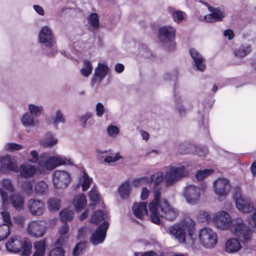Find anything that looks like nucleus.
Masks as SVG:
<instances>
[{
	"mask_svg": "<svg viewBox=\"0 0 256 256\" xmlns=\"http://www.w3.org/2000/svg\"><path fill=\"white\" fill-rule=\"evenodd\" d=\"M46 228L40 221L32 220L27 226L26 230L31 236L39 238L43 236L46 233Z\"/></svg>",
	"mask_w": 256,
	"mask_h": 256,
	"instance_id": "14",
	"label": "nucleus"
},
{
	"mask_svg": "<svg viewBox=\"0 0 256 256\" xmlns=\"http://www.w3.org/2000/svg\"><path fill=\"white\" fill-rule=\"evenodd\" d=\"M6 250L11 252H18L22 250V256H30L32 245L30 240L27 238H21L18 235L12 236L6 244Z\"/></svg>",
	"mask_w": 256,
	"mask_h": 256,
	"instance_id": "5",
	"label": "nucleus"
},
{
	"mask_svg": "<svg viewBox=\"0 0 256 256\" xmlns=\"http://www.w3.org/2000/svg\"><path fill=\"white\" fill-rule=\"evenodd\" d=\"M108 226L109 223L106 220H104L92 234L90 239V242L95 246L102 244L106 238Z\"/></svg>",
	"mask_w": 256,
	"mask_h": 256,
	"instance_id": "13",
	"label": "nucleus"
},
{
	"mask_svg": "<svg viewBox=\"0 0 256 256\" xmlns=\"http://www.w3.org/2000/svg\"><path fill=\"white\" fill-rule=\"evenodd\" d=\"M93 182V179L90 177L85 170L82 171V174L80 179V182L83 191L88 190Z\"/></svg>",
	"mask_w": 256,
	"mask_h": 256,
	"instance_id": "32",
	"label": "nucleus"
},
{
	"mask_svg": "<svg viewBox=\"0 0 256 256\" xmlns=\"http://www.w3.org/2000/svg\"><path fill=\"white\" fill-rule=\"evenodd\" d=\"M184 16L185 13L180 10H175L172 12L173 20L177 23L181 22L184 20Z\"/></svg>",
	"mask_w": 256,
	"mask_h": 256,
	"instance_id": "52",
	"label": "nucleus"
},
{
	"mask_svg": "<svg viewBox=\"0 0 256 256\" xmlns=\"http://www.w3.org/2000/svg\"><path fill=\"white\" fill-rule=\"evenodd\" d=\"M90 48V45L87 42L78 40L74 43L73 48L72 50L74 54L78 56L82 52L88 50Z\"/></svg>",
	"mask_w": 256,
	"mask_h": 256,
	"instance_id": "27",
	"label": "nucleus"
},
{
	"mask_svg": "<svg viewBox=\"0 0 256 256\" xmlns=\"http://www.w3.org/2000/svg\"><path fill=\"white\" fill-rule=\"evenodd\" d=\"M0 214L2 220L4 222V224L9 225V226H12V222L11 220L10 212L6 209H4L0 212Z\"/></svg>",
	"mask_w": 256,
	"mask_h": 256,
	"instance_id": "51",
	"label": "nucleus"
},
{
	"mask_svg": "<svg viewBox=\"0 0 256 256\" xmlns=\"http://www.w3.org/2000/svg\"><path fill=\"white\" fill-rule=\"evenodd\" d=\"M38 42L46 47V54L53 56L58 52V48L52 29L47 26L42 27L38 33Z\"/></svg>",
	"mask_w": 256,
	"mask_h": 256,
	"instance_id": "6",
	"label": "nucleus"
},
{
	"mask_svg": "<svg viewBox=\"0 0 256 256\" xmlns=\"http://www.w3.org/2000/svg\"><path fill=\"white\" fill-rule=\"evenodd\" d=\"M164 177L163 174L162 172H158L156 174V178L154 180V186L156 187L164 180Z\"/></svg>",
	"mask_w": 256,
	"mask_h": 256,
	"instance_id": "60",
	"label": "nucleus"
},
{
	"mask_svg": "<svg viewBox=\"0 0 256 256\" xmlns=\"http://www.w3.org/2000/svg\"><path fill=\"white\" fill-rule=\"evenodd\" d=\"M133 214L138 218L142 220L148 214L146 202H139L134 204L132 208Z\"/></svg>",
	"mask_w": 256,
	"mask_h": 256,
	"instance_id": "21",
	"label": "nucleus"
},
{
	"mask_svg": "<svg viewBox=\"0 0 256 256\" xmlns=\"http://www.w3.org/2000/svg\"><path fill=\"white\" fill-rule=\"evenodd\" d=\"M32 8L34 11L40 16H44L45 12L44 8L40 5L34 4Z\"/></svg>",
	"mask_w": 256,
	"mask_h": 256,
	"instance_id": "62",
	"label": "nucleus"
},
{
	"mask_svg": "<svg viewBox=\"0 0 256 256\" xmlns=\"http://www.w3.org/2000/svg\"><path fill=\"white\" fill-rule=\"evenodd\" d=\"M190 54L193 60L195 70L200 72L204 71L206 65L204 56L195 48L190 50Z\"/></svg>",
	"mask_w": 256,
	"mask_h": 256,
	"instance_id": "17",
	"label": "nucleus"
},
{
	"mask_svg": "<svg viewBox=\"0 0 256 256\" xmlns=\"http://www.w3.org/2000/svg\"><path fill=\"white\" fill-rule=\"evenodd\" d=\"M24 158L29 162L32 164L38 163L40 160V155L39 156L38 152L36 150H32L30 152H25Z\"/></svg>",
	"mask_w": 256,
	"mask_h": 256,
	"instance_id": "33",
	"label": "nucleus"
},
{
	"mask_svg": "<svg viewBox=\"0 0 256 256\" xmlns=\"http://www.w3.org/2000/svg\"><path fill=\"white\" fill-rule=\"evenodd\" d=\"M188 171L184 165L180 164L166 168L164 180L167 186H172L181 178L188 176Z\"/></svg>",
	"mask_w": 256,
	"mask_h": 256,
	"instance_id": "7",
	"label": "nucleus"
},
{
	"mask_svg": "<svg viewBox=\"0 0 256 256\" xmlns=\"http://www.w3.org/2000/svg\"><path fill=\"white\" fill-rule=\"evenodd\" d=\"M34 246V252L32 256H44L46 247L44 240L36 241Z\"/></svg>",
	"mask_w": 256,
	"mask_h": 256,
	"instance_id": "30",
	"label": "nucleus"
},
{
	"mask_svg": "<svg viewBox=\"0 0 256 256\" xmlns=\"http://www.w3.org/2000/svg\"><path fill=\"white\" fill-rule=\"evenodd\" d=\"M215 226L221 230H229L242 242H248L252 236V230L248 227L241 218H232L224 210H220L212 216Z\"/></svg>",
	"mask_w": 256,
	"mask_h": 256,
	"instance_id": "2",
	"label": "nucleus"
},
{
	"mask_svg": "<svg viewBox=\"0 0 256 256\" xmlns=\"http://www.w3.org/2000/svg\"><path fill=\"white\" fill-rule=\"evenodd\" d=\"M198 189V192H200V194H204L208 188L207 184L205 182H202L200 184L199 186H197Z\"/></svg>",
	"mask_w": 256,
	"mask_h": 256,
	"instance_id": "64",
	"label": "nucleus"
},
{
	"mask_svg": "<svg viewBox=\"0 0 256 256\" xmlns=\"http://www.w3.org/2000/svg\"><path fill=\"white\" fill-rule=\"evenodd\" d=\"M2 188L0 189V194L2 200V206H6L8 203L9 195L8 192H6V190L8 192H12L14 190V186L12 182L10 179H4L0 182Z\"/></svg>",
	"mask_w": 256,
	"mask_h": 256,
	"instance_id": "18",
	"label": "nucleus"
},
{
	"mask_svg": "<svg viewBox=\"0 0 256 256\" xmlns=\"http://www.w3.org/2000/svg\"><path fill=\"white\" fill-rule=\"evenodd\" d=\"M28 108L29 113L36 118L40 116L44 110L43 106L36 103H30Z\"/></svg>",
	"mask_w": 256,
	"mask_h": 256,
	"instance_id": "31",
	"label": "nucleus"
},
{
	"mask_svg": "<svg viewBox=\"0 0 256 256\" xmlns=\"http://www.w3.org/2000/svg\"><path fill=\"white\" fill-rule=\"evenodd\" d=\"M107 133L110 136L115 138L120 134V128L116 126L110 125L107 128Z\"/></svg>",
	"mask_w": 256,
	"mask_h": 256,
	"instance_id": "49",
	"label": "nucleus"
},
{
	"mask_svg": "<svg viewBox=\"0 0 256 256\" xmlns=\"http://www.w3.org/2000/svg\"><path fill=\"white\" fill-rule=\"evenodd\" d=\"M93 67L92 62L88 60H84L83 62V66L80 70V73L82 76L88 77L92 72Z\"/></svg>",
	"mask_w": 256,
	"mask_h": 256,
	"instance_id": "39",
	"label": "nucleus"
},
{
	"mask_svg": "<svg viewBox=\"0 0 256 256\" xmlns=\"http://www.w3.org/2000/svg\"><path fill=\"white\" fill-rule=\"evenodd\" d=\"M109 154L110 151L98 148L96 150V154L99 158H102Z\"/></svg>",
	"mask_w": 256,
	"mask_h": 256,
	"instance_id": "61",
	"label": "nucleus"
},
{
	"mask_svg": "<svg viewBox=\"0 0 256 256\" xmlns=\"http://www.w3.org/2000/svg\"><path fill=\"white\" fill-rule=\"evenodd\" d=\"M214 172V170L212 169L199 170L196 172V176L198 180H202L208 176L213 174Z\"/></svg>",
	"mask_w": 256,
	"mask_h": 256,
	"instance_id": "45",
	"label": "nucleus"
},
{
	"mask_svg": "<svg viewBox=\"0 0 256 256\" xmlns=\"http://www.w3.org/2000/svg\"><path fill=\"white\" fill-rule=\"evenodd\" d=\"M60 220L64 222L72 220L74 218V212L69 209H64L60 212Z\"/></svg>",
	"mask_w": 256,
	"mask_h": 256,
	"instance_id": "41",
	"label": "nucleus"
},
{
	"mask_svg": "<svg viewBox=\"0 0 256 256\" xmlns=\"http://www.w3.org/2000/svg\"><path fill=\"white\" fill-rule=\"evenodd\" d=\"M109 68L107 65L103 62H98L94 70V76L100 80H102L108 74Z\"/></svg>",
	"mask_w": 256,
	"mask_h": 256,
	"instance_id": "25",
	"label": "nucleus"
},
{
	"mask_svg": "<svg viewBox=\"0 0 256 256\" xmlns=\"http://www.w3.org/2000/svg\"><path fill=\"white\" fill-rule=\"evenodd\" d=\"M254 210V212L251 216L252 222L250 224L253 228V232H256V208Z\"/></svg>",
	"mask_w": 256,
	"mask_h": 256,
	"instance_id": "63",
	"label": "nucleus"
},
{
	"mask_svg": "<svg viewBox=\"0 0 256 256\" xmlns=\"http://www.w3.org/2000/svg\"><path fill=\"white\" fill-rule=\"evenodd\" d=\"M154 176H152L150 178L143 177L136 179L134 180V184L137 186L142 184H152Z\"/></svg>",
	"mask_w": 256,
	"mask_h": 256,
	"instance_id": "46",
	"label": "nucleus"
},
{
	"mask_svg": "<svg viewBox=\"0 0 256 256\" xmlns=\"http://www.w3.org/2000/svg\"><path fill=\"white\" fill-rule=\"evenodd\" d=\"M25 218L20 215H18L13 218V222L14 223L20 226H22L24 222Z\"/></svg>",
	"mask_w": 256,
	"mask_h": 256,
	"instance_id": "59",
	"label": "nucleus"
},
{
	"mask_svg": "<svg viewBox=\"0 0 256 256\" xmlns=\"http://www.w3.org/2000/svg\"><path fill=\"white\" fill-rule=\"evenodd\" d=\"M28 207L30 212L32 216H40L46 210L44 202L36 198H32L28 200Z\"/></svg>",
	"mask_w": 256,
	"mask_h": 256,
	"instance_id": "16",
	"label": "nucleus"
},
{
	"mask_svg": "<svg viewBox=\"0 0 256 256\" xmlns=\"http://www.w3.org/2000/svg\"><path fill=\"white\" fill-rule=\"evenodd\" d=\"M122 157L119 154H116L114 156H106L104 160V163L110 164V162H114Z\"/></svg>",
	"mask_w": 256,
	"mask_h": 256,
	"instance_id": "56",
	"label": "nucleus"
},
{
	"mask_svg": "<svg viewBox=\"0 0 256 256\" xmlns=\"http://www.w3.org/2000/svg\"><path fill=\"white\" fill-rule=\"evenodd\" d=\"M38 168L28 164H23L20 166V176L24 178L34 176L37 172Z\"/></svg>",
	"mask_w": 256,
	"mask_h": 256,
	"instance_id": "22",
	"label": "nucleus"
},
{
	"mask_svg": "<svg viewBox=\"0 0 256 256\" xmlns=\"http://www.w3.org/2000/svg\"><path fill=\"white\" fill-rule=\"evenodd\" d=\"M85 247V244L84 242H78L74 247L72 251L73 256H78L82 252Z\"/></svg>",
	"mask_w": 256,
	"mask_h": 256,
	"instance_id": "54",
	"label": "nucleus"
},
{
	"mask_svg": "<svg viewBox=\"0 0 256 256\" xmlns=\"http://www.w3.org/2000/svg\"><path fill=\"white\" fill-rule=\"evenodd\" d=\"M92 114L90 112H86L81 116L80 118V122L82 124L83 126H87V121L91 118Z\"/></svg>",
	"mask_w": 256,
	"mask_h": 256,
	"instance_id": "58",
	"label": "nucleus"
},
{
	"mask_svg": "<svg viewBox=\"0 0 256 256\" xmlns=\"http://www.w3.org/2000/svg\"><path fill=\"white\" fill-rule=\"evenodd\" d=\"M182 196L186 202L190 205H196L200 200V195L198 190L196 186L193 184L188 185L185 187Z\"/></svg>",
	"mask_w": 256,
	"mask_h": 256,
	"instance_id": "12",
	"label": "nucleus"
},
{
	"mask_svg": "<svg viewBox=\"0 0 256 256\" xmlns=\"http://www.w3.org/2000/svg\"><path fill=\"white\" fill-rule=\"evenodd\" d=\"M69 227L67 224L65 223L59 229V234H60L59 238L56 242V244L62 246L68 239L67 233L68 231Z\"/></svg>",
	"mask_w": 256,
	"mask_h": 256,
	"instance_id": "28",
	"label": "nucleus"
},
{
	"mask_svg": "<svg viewBox=\"0 0 256 256\" xmlns=\"http://www.w3.org/2000/svg\"><path fill=\"white\" fill-rule=\"evenodd\" d=\"M185 102L186 99L182 95L180 94H175V108L179 112L180 115L184 114L186 112V110L184 107V104Z\"/></svg>",
	"mask_w": 256,
	"mask_h": 256,
	"instance_id": "26",
	"label": "nucleus"
},
{
	"mask_svg": "<svg viewBox=\"0 0 256 256\" xmlns=\"http://www.w3.org/2000/svg\"><path fill=\"white\" fill-rule=\"evenodd\" d=\"M87 204L86 197L84 194L76 196L72 201V204L77 212L82 211Z\"/></svg>",
	"mask_w": 256,
	"mask_h": 256,
	"instance_id": "24",
	"label": "nucleus"
},
{
	"mask_svg": "<svg viewBox=\"0 0 256 256\" xmlns=\"http://www.w3.org/2000/svg\"><path fill=\"white\" fill-rule=\"evenodd\" d=\"M235 201L237 209L242 213L248 214L254 210L250 198L246 196L242 195L240 192L236 196Z\"/></svg>",
	"mask_w": 256,
	"mask_h": 256,
	"instance_id": "11",
	"label": "nucleus"
},
{
	"mask_svg": "<svg viewBox=\"0 0 256 256\" xmlns=\"http://www.w3.org/2000/svg\"><path fill=\"white\" fill-rule=\"evenodd\" d=\"M196 218L198 222H210L212 220L208 212L204 210H200L196 215Z\"/></svg>",
	"mask_w": 256,
	"mask_h": 256,
	"instance_id": "42",
	"label": "nucleus"
},
{
	"mask_svg": "<svg viewBox=\"0 0 256 256\" xmlns=\"http://www.w3.org/2000/svg\"><path fill=\"white\" fill-rule=\"evenodd\" d=\"M89 197L92 205L100 202V196L95 186H94L90 191Z\"/></svg>",
	"mask_w": 256,
	"mask_h": 256,
	"instance_id": "43",
	"label": "nucleus"
},
{
	"mask_svg": "<svg viewBox=\"0 0 256 256\" xmlns=\"http://www.w3.org/2000/svg\"><path fill=\"white\" fill-rule=\"evenodd\" d=\"M10 200L14 207L17 210L23 209L24 200V198L18 193H15L11 195Z\"/></svg>",
	"mask_w": 256,
	"mask_h": 256,
	"instance_id": "29",
	"label": "nucleus"
},
{
	"mask_svg": "<svg viewBox=\"0 0 256 256\" xmlns=\"http://www.w3.org/2000/svg\"><path fill=\"white\" fill-rule=\"evenodd\" d=\"M72 164V162L70 157L58 154L48 156V153L44 152L40 154L38 168L41 172H45L61 166Z\"/></svg>",
	"mask_w": 256,
	"mask_h": 256,
	"instance_id": "4",
	"label": "nucleus"
},
{
	"mask_svg": "<svg viewBox=\"0 0 256 256\" xmlns=\"http://www.w3.org/2000/svg\"><path fill=\"white\" fill-rule=\"evenodd\" d=\"M10 227L9 225L0 224V241L5 239L10 234Z\"/></svg>",
	"mask_w": 256,
	"mask_h": 256,
	"instance_id": "48",
	"label": "nucleus"
},
{
	"mask_svg": "<svg viewBox=\"0 0 256 256\" xmlns=\"http://www.w3.org/2000/svg\"><path fill=\"white\" fill-rule=\"evenodd\" d=\"M48 186L44 181L38 182L34 187V190L38 194H42L48 190Z\"/></svg>",
	"mask_w": 256,
	"mask_h": 256,
	"instance_id": "44",
	"label": "nucleus"
},
{
	"mask_svg": "<svg viewBox=\"0 0 256 256\" xmlns=\"http://www.w3.org/2000/svg\"><path fill=\"white\" fill-rule=\"evenodd\" d=\"M176 32L175 28L170 25L164 26L159 28V39L164 44L168 45L169 50H174L176 48V44L174 42Z\"/></svg>",
	"mask_w": 256,
	"mask_h": 256,
	"instance_id": "8",
	"label": "nucleus"
},
{
	"mask_svg": "<svg viewBox=\"0 0 256 256\" xmlns=\"http://www.w3.org/2000/svg\"><path fill=\"white\" fill-rule=\"evenodd\" d=\"M208 7L210 14L204 16V20L208 22H214L222 20L224 17V10L220 8H213L205 2H200Z\"/></svg>",
	"mask_w": 256,
	"mask_h": 256,
	"instance_id": "15",
	"label": "nucleus"
},
{
	"mask_svg": "<svg viewBox=\"0 0 256 256\" xmlns=\"http://www.w3.org/2000/svg\"><path fill=\"white\" fill-rule=\"evenodd\" d=\"M231 189L230 180L225 178H219L213 182V190L220 200H222L229 194Z\"/></svg>",
	"mask_w": 256,
	"mask_h": 256,
	"instance_id": "10",
	"label": "nucleus"
},
{
	"mask_svg": "<svg viewBox=\"0 0 256 256\" xmlns=\"http://www.w3.org/2000/svg\"><path fill=\"white\" fill-rule=\"evenodd\" d=\"M96 110L97 116L102 117L105 112V108L101 102H98L96 105Z\"/></svg>",
	"mask_w": 256,
	"mask_h": 256,
	"instance_id": "57",
	"label": "nucleus"
},
{
	"mask_svg": "<svg viewBox=\"0 0 256 256\" xmlns=\"http://www.w3.org/2000/svg\"><path fill=\"white\" fill-rule=\"evenodd\" d=\"M65 118L60 110H58L56 112V115L52 119V123L54 126H57L60 123H64Z\"/></svg>",
	"mask_w": 256,
	"mask_h": 256,
	"instance_id": "47",
	"label": "nucleus"
},
{
	"mask_svg": "<svg viewBox=\"0 0 256 256\" xmlns=\"http://www.w3.org/2000/svg\"><path fill=\"white\" fill-rule=\"evenodd\" d=\"M58 140L56 135L50 132L45 134L44 138L40 141L42 146L46 148H52L58 144Z\"/></svg>",
	"mask_w": 256,
	"mask_h": 256,
	"instance_id": "23",
	"label": "nucleus"
},
{
	"mask_svg": "<svg viewBox=\"0 0 256 256\" xmlns=\"http://www.w3.org/2000/svg\"><path fill=\"white\" fill-rule=\"evenodd\" d=\"M169 234L180 242L193 250H198L200 244L206 248L215 246L218 241L216 232L212 229L205 227L198 232V238L194 233L195 222L186 218L169 228Z\"/></svg>",
	"mask_w": 256,
	"mask_h": 256,
	"instance_id": "1",
	"label": "nucleus"
},
{
	"mask_svg": "<svg viewBox=\"0 0 256 256\" xmlns=\"http://www.w3.org/2000/svg\"><path fill=\"white\" fill-rule=\"evenodd\" d=\"M48 256H64V250L62 248H56L50 252Z\"/></svg>",
	"mask_w": 256,
	"mask_h": 256,
	"instance_id": "55",
	"label": "nucleus"
},
{
	"mask_svg": "<svg viewBox=\"0 0 256 256\" xmlns=\"http://www.w3.org/2000/svg\"><path fill=\"white\" fill-rule=\"evenodd\" d=\"M6 170L18 172L19 168L15 160L10 156H6L0 160V171L4 172Z\"/></svg>",
	"mask_w": 256,
	"mask_h": 256,
	"instance_id": "19",
	"label": "nucleus"
},
{
	"mask_svg": "<svg viewBox=\"0 0 256 256\" xmlns=\"http://www.w3.org/2000/svg\"><path fill=\"white\" fill-rule=\"evenodd\" d=\"M4 149L6 151L12 152L21 150L22 149V146L15 142H8L5 145Z\"/></svg>",
	"mask_w": 256,
	"mask_h": 256,
	"instance_id": "50",
	"label": "nucleus"
},
{
	"mask_svg": "<svg viewBox=\"0 0 256 256\" xmlns=\"http://www.w3.org/2000/svg\"><path fill=\"white\" fill-rule=\"evenodd\" d=\"M22 190L28 194L32 192V186L30 182L26 180L22 183Z\"/></svg>",
	"mask_w": 256,
	"mask_h": 256,
	"instance_id": "53",
	"label": "nucleus"
},
{
	"mask_svg": "<svg viewBox=\"0 0 256 256\" xmlns=\"http://www.w3.org/2000/svg\"><path fill=\"white\" fill-rule=\"evenodd\" d=\"M148 206L151 220L156 224H160L162 218L174 220L178 214V210L172 206L167 200L160 197L158 190L155 192L154 198L148 204Z\"/></svg>",
	"mask_w": 256,
	"mask_h": 256,
	"instance_id": "3",
	"label": "nucleus"
},
{
	"mask_svg": "<svg viewBox=\"0 0 256 256\" xmlns=\"http://www.w3.org/2000/svg\"><path fill=\"white\" fill-rule=\"evenodd\" d=\"M251 51L250 47L248 45H242L236 50L234 54L236 56L242 58L246 56Z\"/></svg>",
	"mask_w": 256,
	"mask_h": 256,
	"instance_id": "40",
	"label": "nucleus"
},
{
	"mask_svg": "<svg viewBox=\"0 0 256 256\" xmlns=\"http://www.w3.org/2000/svg\"><path fill=\"white\" fill-rule=\"evenodd\" d=\"M34 116L28 112H26L22 116L21 120L22 124L26 127H34L36 125V121Z\"/></svg>",
	"mask_w": 256,
	"mask_h": 256,
	"instance_id": "35",
	"label": "nucleus"
},
{
	"mask_svg": "<svg viewBox=\"0 0 256 256\" xmlns=\"http://www.w3.org/2000/svg\"><path fill=\"white\" fill-rule=\"evenodd\" d=\"M47 205L48 210L50 212H56L58 210L60 207V200L56 198H52L48 200Z\"/></svg>",
	"mask_w": 256,
	"mask_h": 256,
	"instance_id": "37",
	"label": "nucleus"
},
{
	"mask_svg": "<svg viewBox=\"0 0 256 256\" xmlns=\"http://www.w3.org/2000/svg\"><path fill=\"white\" fill-rule=\"evenodd\" d=\"M88 24L92 30H96L99 28V19L98 14L96 13L91 14L88 18Z\"/></svg>",
	"mask_w": 256,
	"mask_h": 256,
	"instance_id": "36",
	"label": "nucleus"
},
{
	"mask_svg": "<svg viewBox=\"0 0 256 256\" xmlns=\"http://www.w3.org/2000/svg\"><path fill=\"white\" fill-rule=\"evenodd\" d=\"M108 218V216L107 213L100 210L94 212L91 216L90 220L92 223L98 224L102 220H106Z\"/></svg>",
	"mask_w": 256,
	"mask_h": 256,
	"instance_id": "34",
	"label": "nucleus"
},
{
	"mask_svg": "<svg viewBox=\"0 0 256 256\" xmlns=\"http://www.w3.org/2000/svg\"><path fill=\"white\" fill-rule=\"evenodd\" d=\"M239 238H228L225 243L224 250L228 254L235 253L239 252L242 248V246L240 242ZM245 243L246 242H244Z\"/></svg>",
	"mask_w": 256,
	"mask_h": 256,
	"instance_id": "20",
	"label": "nucleus"
},
{
	"mask_svg": "<svg viewBox=\"0 0 256 256\" xmlns=\"http://www.w3.org/2000/svg\"><path fill=\"white\" fill-rule=\"evenodd\" d=\"M131 191V186L130 182H126L119 187L118 192L120 196L123 198H128Z\"/></svg>",
	"mask_w": 256,
	"mask_h": 256,
	"instance_id": "38",
	"label": "nucleus"
},
{
	"mask_svg": "<svg viewBox=\"0 0 256 256\" xmlns=\"http://www.w3.org/2000/svg\"><path fill=\"white\" fill-rule=\"evenodd\" d=\"M54 186L57 189H64L71 182L70 174L66 170H56L52 174Z\"/></svg>",
	"mask_w": 256,
	"mask_h": 256,
	"instance_id": "9",
	"label": "nucleus"
}]
</instances>
